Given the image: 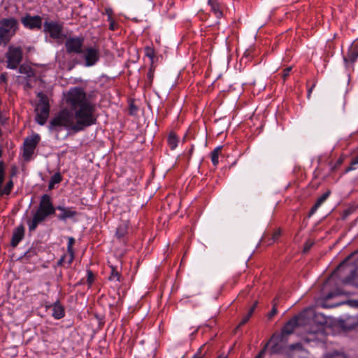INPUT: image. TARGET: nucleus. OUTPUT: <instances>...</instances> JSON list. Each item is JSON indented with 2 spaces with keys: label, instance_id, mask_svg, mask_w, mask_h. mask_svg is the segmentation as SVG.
I'll use <instances>...</instances> for the list:
<instances>
[{
  "label": "nucleus",
  "instance_id": "obj_9",
  "mask_svg": "<svg viewBox=\"0 0 358 358\" xmlns=\"http://www.w3.org/2000/svg\"><path fill=\"white\" fill-rule=\"evenodd\" d=\"M36 120L40 125H43L48 117L50 107L48 102L43 99L37 104L36 107Z\"/></svg>",
  "mask_w": 358,
  "mask_h": 358
},
{
  "label": "nucleus",
  "instance_id": "obj_22",
  "mask_svg": "<svg viewBox=\"0 0 358 358\" xmlns=\"http://www.w3.org/2000/svg\"><path fill=\"white\" fill-rule=\"evenodd\" d=\"M129 227V223L127 222H121L116 229L115 235L117 238L121 239L124 237V236L127 234Z\"/></svg>",
  "mask_w": 358,
  "mask_h": 358
},
{
  "label": "nucleus",
  "instance_id": "obj_26",
  "mask_svg": "<svg viewBox=\"0 0 358 358\" xmlns=\"http://www.w3.org/2000/svg\"><path fill=\"white\" fill-rule=\"evenodd\" d=\"M110 268H111V272H110V275L108 277L109 280L119 282L120 280V273L117 271V270L114 266H111Z\"/></svg>",
  "mask_w": 358,
  "mask_h": 358
},
{
  "label": "nucleus",
  "instance_id": "obj_17",
  "mask_svg": "<svg viewBox=\"0 0 358 358\" xmlns=\"http://www.w3.org/2000/svg\"><path fill=\"white\" fill-rule=\"evenodd\" d=\"M57 208L62 212V213L58 216V218L61 220H65L67 218L73 217L77 214L76 211L72 208H65L60 206H57Z\"/></svg>",
  "mask_w": 358,
  "mask_h": 358
},
{
  "label": "nucleus",
  "instance_id": "obj_28",
  "mask_svg": "<svg viewBox=\"0 0 358 358\" xmlns=\"http://www.w3.org/2000/svg\"><path fill=\"white\" fill-rule=\"evenodd\" d=\"M13 187V180H10L9 181H8V182L5 185V187L3 189V190L2 191L1 190L0 195H2V194H9L10 193Z\"/></svg>",
  "mask_w": 358,
  "mask_h": 358
},
{
  "label": "nucleus",
  "instance_id": "obj_16",
  "mask_svg": "<svg viewBox=\"0 0 358 358\" xmlns=\"http://www.w3.org/2000/svg\"><path fill=\"white\" fill-rule=\"evenodd\" d=\"M24 234V229L22 226L17 227L13 234L11 245L15 247L22 241Z\"/></svg>",
  "mask_w": 358,
  "mask_h": 358
},
{
  "label": "nucleus",
  "instance_id": "obj_8",
  "mask_svg": "<svg viewBox=\"0 0 358 358\" xmlns=\"http://www.w3.org/2000/svg\"><path fill=\"white\" fill-rule=\"evenodd\" d=\"M40 140L41 137L38 134H32L25 138L23 155L26 159H28L34 154Z\"/></svg>",
  "mask_w": 358,
  "mask_h": 358
},
{
  "label": "nucleus",
  "instance_id": "obj_45",
  "mask_svg": "<svg viewBox=\"0 0 358 358\" xmlns=\"http://www.w3.org/2000/svg\"><path fill=\"white\" fill-rule=\"evenodd\" d=\"M167 6H169V8H171L174 6L173 0H168Z\"/></svg>",
  "mask_w": 358,
  "mask_h": 358
},
{
  "label": "nucleus",
  "instance_id": "obj_12",
  "mask_svg": "<svg viewBox=\"0 0 358 358\" xmlns=\"http://www.w3.org/2000/svg\"><path fill=\"white\" fill-rule=\"evenodd\" d=\"M21 22L29 29H40L42 27V17L39 15L31 16L27 14L21 18Z\"/></svg>",
  "mask_w": 358,
  "mask_h": 358
},
{
  "label": "nucleus",
  "instance_id": "obj_20",
  "mask_svg": "<svg viewBox=\"0 0 358 358\" xmlns=\"http://www.w3.org/2000/svg\"><path fill=\"white\" fill-rule=\"evenodd\" d=\"M329 195L330 191L326 192L322 195H321L317 199L314 206L311 208L310 210V215L314 214L317 211V210L321 206V205L327 199Z\"/></svg>",
  "mask_w": 358,
  "mask_h": 358
},
{
  "label": "nucleus",
  "instance_id": "obj_29",
  "mask_svg": "<svg viewBox=\"0 0 358 358\" xmlns=\"http://www.w3.org/2000/svg\"><path fill=\"white\" fill-rule=\"evenodd\" d=\"M348 58L352 62H355L358 58V48H355L348 55Z\"/></svg>",
  "mask_w": 358,
  "mask_h": 358
},
{
  "label": "nucleus",
  "instance_id": "obj_1",
  "mask_svg": "<svg viewBox=\"0 0 358 358\" xmlns=\"http://www.w3.org/2000/svg\"><path fill=\"white\" fill-rule=\"evenodd\" d=\"M66 102L73 108L74 111L69 108L61 110L50 122V130L59 131L66 129L78 132L96 124V104L87 97L83 89H71Z\"/></svg>",
  "mask_w": 358,
  "mask_h": 358
},
{
  "label": "nucleus",
  "instance_id": "obj_33",
  "mask_svg": "<svg viewBox=\"0 0 358 358\" xmlns=\"http://www.w3.org/2000/svg\"><path fill=\"white\" fill-rule=\"evenodd\" d=\"M326 358H347L344 353L335 352L327 355Z\"/></svg>",
  "mask_w": 358,
  "mask_h": 358
},
{
  "label": "nucleus",
  "instance_id": "obj_49",
  "mask_svg": "<svg viewBox=\"0 0 358 358\" xmlns=\"http://www.w3.org/2000/svg\"><path fill=\"white\" fill-rule=\"evenodd\" d=\"M217 358H227V356L224 355H220Z\"/></svg>",
  "mask_w": 358,
  "mask_h": 358
},
{
  "label": "nucleus",
  "instance_id": "obj_23",
  "mask_svg": "<svg viewBox=\"0 0 358 358\" xmlns=\"http://www.w3.org/2000/svg\"><path fill=\"white\" fill-rule=\"evenodd\" d=\"M179 138L175 133L171 132L167 138V143L171 150H174L178 144Z\"/></svg>",
  "mask_w": 358,
  "mask_h": 358
},
{
  "label": "nucleus",
  "instance_id": "obj_24",
  "mask_svg": "<svg viewBox=\"0 0 358 358\" xmlns=\"http://www.w3.org/2000/svg\"><path fill=\"white\" fill-rule=\"evenodd\" d=\"M222 147V146H217L211 152L210 157L213 164L216 166L219 163V156L221 153Z\"/></svg>",
  "mask_w": 358,
  "mask_h": 358
},
{
  "label": "nucleus",
  "instance_id": "obj_21",
  "mask_svg": "<svg viewBox=\"0 0 358 358\" xmlns=\"http://www.w3.org/2000/svg\"><path fill=\"white\" fill-rule=\"evenodd\" d=\"M208 5L211 7V10L215 14L217 18H220L222 16V12L218 0H208Z\"/></svg>",
  "mask_w": 358,
  "mask_h": 358
},
{
  "label": "nucleus",
  "instance_id": "obj_44",
  "mask_svg": "<svg viewBox=\"0 0 358 358\" xmlns=\"http://www.w3.org/2000/svg\"><path fill=\"white\" fill-rule=\"evenodd\" d=\"M265 355V349H263L261 350V352L259 353V355L257 356L256 358H264Z\"/></svg>",
  "mask_w": 358,
  "mask_h": 358
},
{
  "label": "nucleus",
  "instance_id": "obj_27",
  "mask_svg": "<svg viewBox=\"0 0 358 358\" xmlns=\"http://www.w3.org/2000/svg\"><path fill=\"white\" fill-rule=\"evenodd\" d=\"M145 55L150 59L151 64H153L155 56V50L152 47L147 46L144 50Z\"/></svg>",
  "mask_w": 358,
  "mask_h": 358
},
{
  "label": "nucleus",
  "instance_id": "obj_34",
  "mask_svg": "<svg viewBox=\"0 0 358 358\" xmlns=\"http://www.w3.org/2000/svg\"><path fill=\"white\" fill-rule=\"evenodd\" d=\"M154 73H155V68L153 66V64L150 65V68L148 72V79L149 80L150 83H152L153 78H154Z\"/></svg>",
  "mask_w": 358,
  "mask_h": 358
},
{
  "label": "nucleus",
  "instance_id": "obj_11",
  "mask_svg": "<svg viewBox=\"0 0 358 358\" xmlns=\"http://www.w3.org/2000/svg\"><path fill=\"white\" fill-rule=\"evenodd\" d=\"M84 43L83 37L69 38L65 42V47L68 53L79 54L83 52L82 48Z\"/></svg>",
  "mask_w": 358,
  "mask_h": 358
},
{
  "label": "nucleus",
  "instance_id": "obj_7",
  "mask_svg": "<svg viewBox=\"0 0 358 358\" xmlns=\"http://www.w3.org/2000/svg\"><path fill=\"white\" fill-rule=\"evenodd\" d=\"M44 31L54 39H62L63 37V25L55 21H45L43 24Z\"/></svg>",
  "mask_w": 358,
  "mask_h": 358
},
{
  "label": "nucleus",
  "instance_id": "obj_39",
  "mask_svg": "<svg viewBox=\"0 0 358 358\" xmlns=\"http://www.w3.org/2000/svg\"><path fill=\"white\" fill-rule=\"evenodd\" d=\"M257 302H255V303L252 306V307L250 308V310H249V311H248V315L249 316H250V317L252 316V315L253 314V313H254V311H255V308H256V307H257Z\"/></svg>",
  "mask_w": 358,
  "mask_h": 358
},
{
  "label": "nucleus",
  "instance_id": "obj_15",
  "mask_svg": "<svg viewBox=\"0 0 358 358\" xmlns=\"http://www.w3.org/2000/svg\"><path fill=\"white\" fill-rule=\"evenodd\" d=\"M103 14L108 17L107 21L109 22V29L111 31L117 30L119 27V25L115 22V20L113 17V9L110 7L105 8Z\"/></svg>",
  "mask_w": 358,
  "mask_h": 358
},
{
  "label": "nucleus",
  "instance_id": "obj_31",
  "mask_svg": "<svg viewBox=\"0 0 358 358\" xmlns=\"http://www.w3.org/2000/svg\"><path fill=\"white\" fill-rule=\"evenodd\" d=\"M357 167H358V155L352 160L350 166L346 169V171L348 172V171H350L352 170H355Z\"/></svg>",
  "mask_w": 358,
  "mask_h": 358
},
{
  "label": "nucleus",
  "instance_id": "obj_46",
  "mask_svg": "<svg viewBox=\"0 0 358 358\" xmlns=\"http://www.w3.org/2000/svg\"><path fill=\"white\" fill-rule=\"evenodd\" d=\"M0 79L2 81H6V76L5 74H1L0 76Z\"/></svg>",
  "mask_w": 358,
  "mask_h": 358
},
{
  "label": "nucleus",
  "instance_id": "obj_48",
  "mask_svg": "<svg viewBox=\"0 0 358 358\" xmlns=\"http://www.w3.org/2000/svg\"><path fill=\"white\" fill-rule=\"evenodd\" d=\"M176 16V13H171L169 14V17H174Z\"/></svg>",
  "mask_w": 358,
  "mask_h": 358
},
{
  "label": "nucleus",
  "instance_id": "obj_18",
  "mask_svg": "<svg viewBox=\"0 0 358 358\" xmlns=\"http://www.w3.org/2000/svg\"><path fill=\"white\" fill-rule=\"evenodd\" d=\"M52 315L55 319L59 320L65 315L64 308L59 302H56L52 306Z\"/></svg>",
  "mask_w": 358,
  "mask_h": 358
},
{
  "label": "nucleus",
  "instance_id": "obj_41",
  "mask_svg": "<svg viewBox=\"0 0 358 358\" xmlns=\"http://www.w3.org/2000/svg\"><path fill=\"white\" fill-rule=\"evenodd\" d=\"M311 246H312V243H309V242L306 243L303 251L304 252L308 251L310 250V248H311Z\"/></svg>",
  "mask_w": 358,
  "mask_h": 358
},
{
  "label": "nucleus",
  "instance_id": "obj_6",
  "mask_svg": "<svg viewBox=\"0 0 358 358\" xmlns=\"http://www.w3.org/2000/svg\"><path fill=\"white\" fill-rule=\"evenodd\" d=\"M286 338L280 334H274L266 343L265 351L268 348L271 353H281L285 348Z\"/></svg>",
  "mask_w": 358,
  "mask_h": 358
},
{
  "label": "nucleus",
  "instance_id": "obj_10",
  "mask_svg": "<svg viewBox=\"0 0 358 358\" xmlns=\"http://www.w3.org/2000/svg\"><path fill=\"white\" fill-rule=\"evenodd\" d=\"M81 53H83L86 66H94L99 60V50L96 47H88L83 50Z\"/></svg>",
  "mask_w": 358,
  "mask_h": 358
},
{
  "label": "nucleus",
  "instance_id": "obj_36",
  "mask_svg": "<svg viewBox=\"0 0 358 358\" xmlns=\"http://www.w3.org/2000/svg\"><path fill=\"white\" fill-rule=\"evenodd\" d=\"M19 71L21 73H25V74H27L28 76H29V71H28V67L26 66L21 65L20 66Z\"/></svg>",
  "mask_w": 358,
  "mask_h": 358
},
{
  "label": "nucleus",
  "instance_id": "obj_47",
  "mask_svg": "<svg viewBox=\"0 0 358 358\" xmlns=\"http://www.w3.org/2000/svg\"><path fill=\"white\" fill-rule=\"evenodd\" d=\"M314 86H315V85H313L311 88H310V89L308 90V99H309V98H310V94H311V92H312V90H313V87H314Z\"/></svg>",
  "mask_w": 358,
  "mask_h": 358
},
{
  "label": "nucleus",
  "instance_id": "obj_37",
  "mask_svg": "<svg viewBox=\"0 0 358 358\" xmlns=\"http://www.w3.org/2000/svg\"><path fill=\"white\" fill-rule=\"evenodd\" d=\"M250 318V316H249L248 314L245 315V316H243V317L242 318V320L239 324V327L243 326L245 324H246Z\"/></svg>",
  "mask_w": 358,
  "mask_h": 358
},
{
  "label": "nucleus",
  "instance_id": "obj_30",
  "mask_svg": "<svg viewBox=\"0 0 358 358\" xmlns=\"http://www.w3.org/2000/svg\"><path fill=\"white\" fill-rule=\"evenodd\" d=\"M343 294H348V293L345 292L342 289H338L334 292L329 293L326 298L327 299H331L336 296H339V295H343Z\"/></svg>",
  "mask_w": 358,
  "mask_h": 358
},
{
  "label": "nucleus",
  "instance_id": "obj_40",
  "mask_svg": "<svg viewBox=\"0 0 358 358\" xmlns=\"http://www.w3.org/2000/svg\"><path fill=\"white\" fill-rule=\"evenodd\" d=\"M280 236V231L278 230L275 231L273 234V240L275 241H276Z\"/></svg>",
  "mask_w": 358,
  "mask_h": 358
},
{
  "label": "nucleus",
  "instance_id": "obj_25",
  "mask_svg": "<svg viewBox=\"0 0 358 358\" xmlns=\"http://www.w3.org/2000/svg\"><path fill=\"white\" fill-rule=\"evenodd\" d=\"M62 181V176L59 173L54 174L50 180L48 187L50 189L54 187L55 184L59 183Z\"/></svg>",
  "mask_w": 358,
  "mask_h": 358
},
{
  "label": "nucleus",
  "instance_id": "obj_2",
  "mask_svg": "<svg viewBox=\"0 0 358 358\" xmlns=\"http://www.w3.org/2000/svg\"><path fill=\"white\" fill-rule=\"evenodd\" d=\"M348 273H350L349 276L343 278V283L358 287V251L355 252L341 262L335 269L330 279L334 276L342 278Z\"/></svg>",
  "mask_w": 358,
  "mask_h": 358
},
{
  "label": "nucleus",
  "instance_id": "obj_13",
  "mask_svg": "<svg viewBox=\"0 0 358 358\" xmlns=\"http://www.w3.org/2000/svg\"><path fill=\"white\" fill-rule=\"evenodd\" d=\"M287 353L289 358H308L307 352L300 343L289 345Z\"/></svg>",
  "mask_w": 358,
  "mask_h": 358
},
{
  "label": "nucleus",
  "instance_id": "obj_3",
  "mask_svg": "<svg viewBox=\"0 0 358 358\" xmlns=\"http://www.w3.org/2000/svg\"><path fill=\"white\" fill-rule=\"evenodd\" d=\"M55 213L52 199L48 194H43L40 200L38 207L31 220L28 221L30 231H34L38 225L44 222L48 216Z\"/></svg>",
  "mask_w": 358,
  "mask_h": 358
},
{
  "label": "nucleus",
  "instance_id": "obj_5",
  "mask_svg": "<svg viewBox=\"0 0 358 358\" xmlns=\"http://www.w3.org/2000/svg\"><path fill=\"white\" fill-rule=\"evenodd\" d=\"M7 67L15 69L22 60V50L20 47L10 46L6 54Z\"/></svg>",
  "mask_w": 358,
  "mask_h": 358
},
{
  "label": "nucleus",
  "instance_id": "obj_38",
  "mask_svg": "<svg viewBox=\"0 0 358 358\" xmlns=\"http://www.w3.org/2000/svg\"><path fill=\"white\" fill-rule=\"evenodd\" d=\"M291 70H292L291 67L286 68L285 69L283 70L282 76H283L284 79H285L289 75Z\"/></svg>",
  "mask_w": 358,
  "mask_h": 358
},
{
  "label": "nucleus",
  "instance_id": "obj_14",
  "mask_svg": "<svg viewBox=\"0 0 358 358\" xmlns=\"http://www.w3.org/2000/svg\"><path fill=\"white\" fill-rule=\"evenodd\" d=\"M301 320V316H296L292 317L283 327L280 334L283 335V336L286 338V336L289 335L294 332L295 328L300 324Z\"/></svg>",
  "mask_w": 358,
  "mask_h": 358
},
{
  "label": "nucleus",
  "instance_id": "obj_4",
  "mask_svg": "<svg viewBox=\"0 0 358 358\" xmlns=\"http://www.w3.org/2000/svg\"><path fill=\"white\" fill-rule=\"evenodd\" d=\"M18 29V22L13 17L0 20V45H6L15 34Z\"/></svg>",
  "mask_w": 358,
  "mask_h": 358
},
{
  "label": "nucleus",
  "instance_id": "obj_43",
  "mask_svg": "<svg viewBox=\"0 0 358 358\" xmlns=\"http://www.w3.org/2000/svg\"><path fill=\"white\" fill-rule=\"evenodd\" d=\"M276 312H277V309L275 308V305H274L270 314H269V317H273L274 315H275Z\"/></svg>",
  "mask_w": 358,
  "mask_h": 358
},
{
  "label": "nucleus",
  "instance_id": "obj_32",
  "mask_svg": "<svg viewBox=\"0 0 358 358\" xmlns=\"http://www.w3.org/2000/svg\"><path fill=\"white\" fill-rule=\"evenodd\" d=\"M75 244V239L73 237L68 238L67 252H74L73 245Z\"/></svg>",
  "mask_w": 358,
  "mask_h": 358
},
{
  "label": "nucleus",
  "instance_id": "obj_35",
  "mask_svg": "<svg viewBox=\"0 0 358 358\" xmlns=\"http://www.w3.org/2000/svg\"><path fill=\"white\" fill-rule=\"evenodd\" d=\"M93 280H94L93 273L90 270H88L87 271V282L89 283L90 285L92 283Z\"/></svg>",
  "mask_w": 358,
  "mask_h": 358
},
{
  "label": "nucleus",
  "instance_id": "obj_19",
  "mask_svg": "<svg viewBox=\"0 0 358 358\" xmlns=\"http://www.w3.org/2000/svg\"><path fill=\"white\" fill-rule=\"evenodd\" d=\"M74 259V252H66L64 254L59 261L58 262L59 265H62L66 268L69 267Z\"/></svg>",
  "mask_w": 358,
  "mask_h": 358
},
{
  "label": "nucleus",
  "instance_id": "obj_42",
  "mask_svg": "<svg viewBox=\"0 0 358 358\" xmlns=\"http://www.w3.org/2000/svg\"><path fill=\"white\" fill-rule=\"evenodd\" d=\"M201 348L199 349V351L195 354L192 358H203V355L201 354Z\"/></svg>",
  "mask_w": 358,
  "mask_h": 358
}]
</instances>
